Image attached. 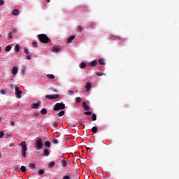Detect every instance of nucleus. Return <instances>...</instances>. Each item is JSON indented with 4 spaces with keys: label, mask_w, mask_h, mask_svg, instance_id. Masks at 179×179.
<instances>
[{
    "label": "nucleus",
    "mask_w": 179,
    "mask_h": 179,
    "mask_svg": "<svg viewBox=\"0 0 179 179\" xmlns=\"http://www.w3.org/2000/svg\"><path fill=\"white\" fill-rule=\"evenodd\" d=\"M38 40L41 43L43 44H47V43H51V39L48 38L45 34H41L38 35Z\"/></svg>",
    "instance_id": "obj_1"
},
{
    "label": "nucleus",
    "mask_w": 179,
    "mask_h": 179,
    "mask_svg": "<svg viewBox=\"0 0 179 179\" xmlns=\"http://www.w3.org/2000/svg\"><path fill=\"white\" fill-rule=\"evenodd\" d=\"M20 146H21V154L22 157H27V154L26 152H27V144L26 143V141L21 142Z\"/></svg>",
    "instance_id": "obj_2"
},
{
    "label": "nucleus",
    "mask_w": 179,
    "mask_h": 179,
    "mask_svg": "<svg viewBox=\"0 0 179 179\" xmlns=\"http://www.w3.org/2000/svg\"><path fill=\"white\" fill-rule=\"evenodd\" d=\"M54 111H59V110H65V103H57L53 106Z\"/></svg>",
    "instance_id": "obj_3"
},
{
    "label": "nucleus",
    "mask_w": 179,
    "mask_h": 179,
    "mask_svg": "<svg viewBox=\"0 0 179 179\" xmlns=\"http://www.w3.org/2000/svg\"><path fill=\"white\" fill-rule=\"evenodd\" d=\"M34 149H36V150H40L41 149H43V140L41 138H38L35 141Z\"/></svg>",
    "instance_id": "obj_4"
},
{
    "label": "nucleus",
    "mask_w": 179,
    "mask_h": 179,
    "mask_svg": "<svg viewBox=\"0 0 179 179\" xmlns=\"http://www.w3.org/2000/svg\"><path fill=\"white\" fill-rule=\"evenodd\" d=\"M15 93L17 99H22V91L20 90V87L15 86Z\"/></svg>",
    "instance_id": "obj_5"
},
{
    "label": "nucleus",
    "mask_w": 179,
    "mask_h": 179,
    "mask_svg": "<svg viewBox=\"0 0 179 179\" xmlns=\"http://www.w3.org/2000/svg\"><path fill=\"white\" fill-rule=\"evenodd\" d=\"M45 99H48L49 100H57V99H59V94L46 95Z\"/></svg>",
    "instance_id": "obj_6"
},
{
    "label": "nucleus",
    "mask_w": 179,
    "mask_h": 179,
    "mask_svg": "<svg viewBox=\"0 0 179 179\" xmlns=\"http://www.w3.org/2000/svg\"><path fill=\"white\" fill-rule=\"evenodd\" d=\"M76 37V36L75 35H72L71 36L69 37L66 41L67 44L72 43V41L74 40Z\"/></svg>",
    "instance_id": "obj_7"
},
{
    "label": "nucleus",
    "mask_w": 179,
    "mask_h": 179,
    "mask_svg": "<svg viewBox=\"0 0 179 179\" xmlns=\"http://www.w3.org/2000/svg\"><path fill=\"white\" fill-rule=\"evenodd\" d=\"M83 107L85 111H89V110H90V107L87 106V103H86V102H83Z\"/></svg>",
    "instance_id": "obj_8"
},
{
    "label": "nucleus",
    "mask_w": 179,
    "mask_h": 179,
    "mask_svg": "<svg viewBox=\"0 0 179 179\" xmlns=\"http://www.w3.org/2000/svg\"><path fill=\"white\" fill-rule=\"evenodd\" d=\"M40 104H41V102H37L36 103H32L31 104V107L32 108L36 109L38 108V107L40 106Z\"/></svg>",
    "instance_id": "obj_9"
},
{
    "label": "nucleus",
    "mask_w": 179,
    "mask_h": 179,
    "mask_svg": "<svg viewBox=\"0 0 179 179\" xmlns=\"http://www.w3.org/2000/svg\"><path fill=\"white\" fill-rule=\"evenodd\" d=\"M61 49L58 47V46H54L52 48V52H59V50Z\"/></svg>",
    "instance_id": "obj_10"
},
{
    "label": "nucleus",
    "mask_w": 179,
    "mask_h": 179,
    "mask_svg": "<svg viewBox=\"0 0 179 179\" xmlns=\"http://www.w3.org/2000/svg\"><path fill=\"white\" fill-rule=\"evenodd\" d=\"M92 88V83H87L86 85H85V89L87 92H89V90Z\"/></svg>",
    "instance_id": "obj_11"
},
{
    "label": "nucleus",
    "mask_w": 179,
    "mask_h": 179,
    "mask_svg": "<svg viewBox=\"0 0 179 179\" xmlns=\"http://www.w3.org/2000/svg\"><path fill=\"white\" fill-rule=\"evenodd\" d=\"M73 174L69 173L67 176H63V179H71V178H73Z\"/></svg>",
    "instance_id": "obj_12"
},
{
    "label": "nucleus",
    "mask_w": 179,
    "mask_h": 179,
    "mask_svg": "<svg viewBox=\"0 0 179 179\" xmlns=\"http://www.w3.org/2000/svg\"><path fill=\"white\" fill-rule=\"evenodd\" d=\"M17 71H19V70L17 69V67L14 66V67L13 68V69H12V73H13V75H16V74L17 73Z\"/></svg>",
    "instance_id": "obj_13"
},
{
    "label": "nucleus",
    "mask_w": 179,
    "mask_h": 179,
    "mask_svg": "<svg viewBox=\"0 0 179 179\" xmlns=\"http://www.w3.org/2000/svg\"><path fill=\"white\" fill-rule=\"evenodd\" d=\"M29 169H31V170H36V164H35L29 163Z\"/></svg>",
    "instance_id": "obj_14"
},
{
    "label": "nucleus",
    "mask_w": 179,
    "mask_h": 179,
    "mask_svg": "<svg viewBox=\"0 0 179 179\" xmlns=\"http://www.w3.org/2000/svg\"><path fill=\"white\" fill-rule=\"evenodd\" d=\"M79 66H80V69H84V68H86V63H85V62H81V63L79 64Z\"/></svg>",
    "instance_id": "obj_15"
},
{
    "label": "nucleus",
    "mask_w": 179,
    "mask_h": 179,
    "mask_svg": "<svg viewBox=\"0 0 179 179\" xmlns=\"http://www.w3.org/2000/svg\"><path fill=\"white\" fill-rule=\"evenodd\" d=\"M43 155L44 156H50V152L48 151V149H45L43 150Z\"/></svg>",
    "instance_id": "obj_16"
},
{
    "label": "nucleus",
    "mask_w": 179,
    "mask_h": 179,
    "mask_svg": "<svg viewBox=\"0 0 179 179\" xmlns=\"http://www.w3.org/2000/svg\"><path fill=\"white\" fill-rule=\"evenodd\" d=\"M13 15L14 16H17V15H19V10L17 9H14L13 11Z\"/></svg>",
    "instance_id": "obj_17"
},
{
    "label": "nucleus",
    "mask_w": 179,
    "mask_h": 179,
    "mask_svg": "<svg viewBox=\"0 0 179 179\" xmlns=\"http://www.w3.org/2000/svg\"><path fill=\"white\" fill-rule=\"evenodd\" d=\"M44 145L46 148H51V142L50 141H45Z\"/></svg>",
    "instance_id": "obj_18"
},
{
    "label": "nucleus",
    "mask_w": 179,
    "mask_h": 179,
    "mask_svg": "<svg viewBox=\"0 0 179 179\" xmlns=\"http://www.w3.org/2000/svg\"><path fill=\"white\" fill-rule=\"evenodd\" d=\"M10 50H12V47H10V45H7L5 48V51L6 52H9V51H10Z\"/></svg>",
    "instance_id": "obj_19"
},
{
    "label": "nucleus",
    "mask_w": 179,
    "mask_h": 179,
    "mask_svg": "<svg viewBox=\"0 0 179 179\" xmlns=\"http://www.w3.org/2000/svg\"><path fill=\"white\" fill-rule=\"evenodd\" d=\"M90 65L91 66H96V65H97V61H92L90 63Z\"/></svg>",
    "instance_id": "obj_20"
},
{
    "label": "nucleus",
    "mask_w": 179,
    "mask_h": 179,
    "mask_svg": "<svg viewBox=\"0 0 179 179\" xmlns=\"http://www.w3.org/2000/svg\"><path fill=\"white\" fill-rule=\"evenodd\" d=\"M46 76L49 79H55V76H54L53 74H48Z\"/></svg>",
    "instance_id": "obj_21"
},
{
    "label": "nucleus",
    "mask_w": 179,
    "mask_h": 179,
    "mask_svg": "<svg viewBox=\"0 0 179 179\" xmlns=\"http://www.w3.org/2000/svg\"><path fill=\"white\" fill-rule=\"evenodd\" d=\"M41 113L42 114V115H45V114H47V109L45 108L41 109Z\"/></svg>",
    "instance_id": "obj_22"
},
{
    "label": "nucleus",
    "mask_w": 179,
    "mask_h": 179,
    "mask_svg": "<svg viewBox=\"0 0 179 179\" xmlns=\"http://www.w3.org/2000/svg\"><path fill=\"white\" fill-rule=\"evenodd\" d=\"M62 167H66V160L63 159L61 162Z\"/></svg>",
    "instance_id": "obj_23"
},
{
    "label": "nucleus",
    "mask_w": 179,
    "mask_h": 179,
    "mask_svg": "<svg viewBox=\"0 0 179 179\" xmlns=\"http://www.w3.org/2000/svg\"><path fill=\"white\" fill-rule=\"evenodd\" d=\"M54 166H55V162H52L48 164V167L49 169H52V167H54Z\"/></svg>",
    "instance_id": "obj_24"
},
{
    "label": "nucleus",
    "mask_w": 179,
    "mask_h": 179,
    "mask_svg": "<svg viewBox=\"0 0 179 179\" xmlns=\"http://www.w3.org/2000/svg\"><path fill=\"white\" fill-rule=\"evenodd\" d=\"M64 114H65V111L61 110L60 112H59L57 113V115H58V117H62V115H64Z\"/></svg>",
    "instance_id": "obj_25"
},
{
    "label": "nucleus",
    "mask_w": 179,
    "mask_h": 179,
    "mask_svg": "<svg viewBox=\"0 0 179 179\" xmlns=\"http://www.w3.org/2000/svg\"><path fill=\"white\" fill-rule=\"evenodd\" d=\"M14 50L16 52H19V51L20 50V47L19 45H15L14 48Z\"/></svg>",
    "instance_id": "obj_26"
},
{
    "label": "nucleus",
    "mask_w": 179,
    "mask_h": 179,
    "mask_svg": "<svg viewBox=\"0 0 179 179\" xmlns=\"http://www.w3.org/2000/svg\"><path fill=\"white\" fill-rule=\"evenodd\" d=\"M99 64L100 65H106V63L104 62V60H103V59H100L99 60Z\"/></svg>",
    "instance_id": "obj_27"
},
{
    "label": "nucleus",
    "mask_w": 179,
    "mask_h": 179,
    "mask_svg": "<svg viewBox=\"0 0 179 179\" xmlns=\"http://www.w3.org/2000/svg\"><path fill=\"white\" fill-rule=\"evenodd\" d=\"M92 132L94 133V134H96L97 133V127H93L92 128Z\"/></svg>",
    "instance_id": "obj_28"
},
{
    "label": "nucleus",
    "mask_w": 179,
    "mask_h": 179,
    "mask_svg": "<svg viewBox=\"0 0 179 179\" xmlns=\"http://www.w3.org/2000/svg\"><path fill=\"white\" fill-rule=\"evenodd\" d=\"M75 101H76V103H80V101H82V98H80V97H76V98L75 99Z\"/></svg>",
    "instance_id": "obj_29"
},
{
    "label": "nucleus",
    "mask_w": 179,
    "mask_h": 179,
    "mask_svg": "<svg viewBox=\"0 0 179 179\" xmlns=\"http://www.w3.org/2000/svg\"><path fill=\"white\" fill-rule=\"evenodd\" d=\"M81 31H82V26L78 27V28L76 29V32L77 33H81Z\"/></svg>",
    "instance_id": "obj_30"
},
{
    "label": "nucleus",
    "mask_w": 179,
    "mask_h": 179,
    "mask_svg": "<svg viewBox=\"0 0 179 179\" xmlns=\"http://www.w3.org/2000/svg\"><path fill=\"white\" fill-rule=\"evenodd\" d=\"M21 171H22V173H26V166H22L20 168Z\"/></svg>",
    "instance_id": "obj_31"
},
{
    "label": "nucleus",
    "mask_w": 179,
    "mask_h": 179,
    "mask_svg": "<svg viewBox=\"0 0 179 179\" xmlns=\"http://www.w3.org/2000/svg\"><path fill=\"white\" fill-rule=\"evenodd\" d=\"M45 171L43 169H40L38 172L39 176H43V174H44Z\"/></svg>",
    "instance_id": "obj_32"
},
{
    "label": "nucleus",
    "mask_w": 179,
    "mask_h": 179,
    "mask_svg": "<svg viewBox=\"0 0 179 179\" xmlns=\"http://www.w3.org/2000/svg\"><path fill=\"white\" fill-rule=\"evenodd\" d=\"M92 121H96V120H97V116L96 115V114H93L92 115Z\"/></svg>",
    "instance_id": "obj_33"
},
{
    "label": "nucleus",
    "mask_w": 179,
    "mask_h": 179,
    "mask_svg": "<svg viewBox=\"0 0 179 179\" xmlns=\"http://www.w3.org/2000/svg\"><path fill=\"white\" fill-rule=\"evenodd\" d=\"M8 38L10 40H12V38H13V36H12V32H8Z\"/></svg>",
    "instance_id": "obj_34"
},
{
    "label": "nucleus",
    "mask_w": 179,
    "mask_h": 179,
    "mask_svg": "<svg viewBox=\"0 0 179 179\" xmlns=\"http://www.w3.org/2000/svg\"><path fill=\"white\" fill-rule=\"evenodd\" d=\"M24 52L27 55H29V49H27V48H24Z\"/></svg>",
    "instance_id": "obj_35"
},
{
    "label": "nucleus",
    "mask_w": 179,
    "mask_h": 179,
    "mask_svg": "<svg viewBox=\"0 0 179 179\" xmlns=\"http://www.w3.org/2000/svg\"><path fill=\"white\" fill-rule=\"evenodd\" d=\"M3 136H5V134L3 133V131H0V139H2Z\"/></svg>",
    "instance_id": "obj_36"
},
{
    "label": "nucleus",
    "mask_w": 179,
    "mask_h": 179,
    "mask_svg": "<svg viewBox=\"0 0 179 179\" xmlns=\"http://www.w3.org/2000/svg\"><path fill=\"white\" fill-rule=\"evenodd\" d=\"M85 115H92V112L90 111H87L84 113Z\"/></svg>",
    "instance_id": "obj_37"
},
{
    "label": "nucleus",
    "mask_w": 179,
    "mask_h": 179,
    "mask_svg": "<svg viewBox=\"0 0 179 179\" xmlns=\"http://www.w3.org/2000/svg\"><path fill=\"white\" fill-rule=\"evenodd\" d=\"M5 5V1L3 0H0V6H3Z\"/></svg>",
    "instance_id": "obj_38"
},
{
    "label": "nucleus",
    "mask_w": 179,
    "mask_h": 179,
    "mask_svg": "<svg viewBox=\"0 0 179 179\" xmlns=\"http://www.w3.org/2000/svg\"><path fill=\"white\" fill-rule=\"evenodd\" d=\"M0 94H3H3H6V91H5V90H0Z\"/></svg>",
    "instance_id": "obj_39"
},
{
    "label": "nucleus",
    "mask_w": 179,
    "mask_h": 179,
    "mask_svg": "<svg viewBox=\"0 0 179 179\" xmlns=\"http://www.w3.org/2000/svg\"><path fill=\"white\" fill-rule=\"evenodd\" d=\"M52 142V143L57 144V143H58V139L54 138Z\"/></svg>",
    "instance_id": "obj_40"
},
{
    "label": "nucleus",
    "mask_w": 179,
    "mask_h": 179,
    "mask_svg": "<svg viewBox=\"0 0 179 179\" xmlns=\"http://www.w3.org/2000/svg\"><path fill=\"white\" fill-rule=\"evenodd\" d=\"M68 93H69V94H70V96H72V94H73V93H75V92L72 90H68Z\"/></svg>",
    "instance_id": "obj_41"
},
{
    "label": "nucleus",
    "mask_w": 179,
    "mask_h": 179,
    "mask_svg": "<svg viewBox=\"0 0 179 179\" xmlns=\"http://www.w3.org/2000/svg\"><path fill=\"white\" fill-rule=\"evenodd\" d=\"M51 90H52V92H55V93H58V90L57 89L51 88Z\"/></svg>",
    "instance_id": "obj_42"
},
{
    "label": "nucleus",
    "mask_w": 179,
    "mask_h": 179,
    "mask_svg": "<svg viewBox=\"0 0 179 179\" xmlns=\"http://www.w3.org/2000/svg\"><path fill=\"white\" fill-rule=\"evenodd\" d=\"M97 76H103V73H96Z\"/></svg>",
    "instance_id": "obj_43"
},
{
    "label": "nucleus",
    "mask_w": 179,
    "mask_h": 179,
    "mask_svg": "<svg viewBox=\"0 0 179 179\" xmlns=\"http://www.w3.org/2000/svg\"><path fill=\"white\" fill-rule=\"evenodd\" d=\"M27 59H28V60L31 59V57L30 55H28V56L27 57Z\"/></svg>",
    "instance_id": "obj_44"
},
{
    "label": "nucleus",
    "mask_w": 179,
    "mask_h": 179,
    "mask_svg": "<svg viewBox=\"0 0 179 179\" xmlns=\"http://www.w3.org/2000/svg\"><path fill=\"white\" fill-rule=\"evenodd\" d=\"M10 125H11L12 127H14V126H15V122H10Z\"/></svg>",
    "instance_id": "obj_45"
},
{
    "label": "nucleus",
    "mask_w": 179,
    "mask_h": 179,
    "mask_svg": "<svg viewBox=\"0 0 179 179\" xmlns=\"http://www.w3.org/2000/svg\"><path fill=\"white\" fill-rule=\"evenodd\" d=\"M32 45H37V42H34V43H32Z\"/></svg>",
    "instance_id": "obj_46"
},
{
    "label": "nucleus",
    "mask_w": 179,
    "mask_h": 179,
    "mask_svg": "<svg viewBox=\"0 0 179 179\" xmlns=\"http://www.w3.org/2000/svg\"><path fill=\"white\" fill-rule=\"evenodd\" d=\"M51 0H46V2L48 3H50V1Z\"/></svg>",
    "instance_id": "obj_47"
},
{
    "label": "nucleus",
    "mask_w": 179,
    "mask_h": 179,
    "mask_svg": "<svg viewBox=\"0 0 179 179\" xmlns=\"http://www.w3.org/2000/svg\"><path fill=\"white\" fill-rule=\"evenodd\" d=\"M89 149H90V148H87V150H89Z\"/></svg>",
    "instance_id": "obj_48"
},
{
    "label": "nucleus",
    "mask_w": 179,
    "mask_h": 179,
    "mask_svg": "<svg viewBox=\"0 0 179 179\" xmlns=\"http://www.w3.org/2000/svg\"><path fill=\"white\" fill-rule=\"evenodd\" d=\"M36 117H38V114H36Z\"/></svg>",
    "instance_id": "obj_49"
},
{
    "label": "nucleus",
    "mask_w": 179,
    "mask_h": 179,
    "mask_svg": "<svg viewBox=\"0 0 179 179\" xmlns=\"http://www.w3.org/2000/svg\"><path fill=\"white\" fill-rule=\"evenodd\" d=\"M57 124H54V127H56Z\"/></svg>",
    "instance_id": "obj_50"
},
{
    "label": "nucleus",
    "mask_w": 179,
    "mask_h": 179,
    "mask_svg": "<svg viewBox=\"0 0 179 179\" xmlns=\"http://www.w3.org/2000/svg\"><path fill=\"white\" fill-rule=\"evenodd\" d=\"M73 127V128H75V126H72Z\"/></svg>",
    "instance_id": "obj_51"
},
{
    "label": "nucleus",
    "mask_w": 179,
    "mask_h": 179,
    "mask_svg": "<svg viewBox=\"0 0 179 179\" xmlns=\"http://www.w3.org/2000/svg\"><path fill=\"white\" fill-rule=\"evenodd\" d=\"M0 52H1V47H0Z\"/></svg>",
    "instance_id": "obj_52"
}]
</instances>
